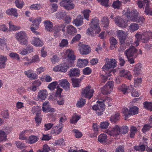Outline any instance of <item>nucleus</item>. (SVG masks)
Masks as SVG:
<instances>
[{
	"label": "nucleus",
	"instance_id": "nucleus-1",
	"mask_svg": "<svg viewBox=\"0 0 152 152\" xmlns=\"http://www.w3.org/2000/svg\"><path fill=\"white\" fill-rule=\"evenodd\" d=\"M91 22L92 24L90 28H88L87 30V34L89 35H92L94 31H95V33L98 34L101 31L99 25V19L95 18L93 19Z\"/></svg>",
	"mask_w": 152,
	"mask_h": 152
},
{
	"label": "nucleus",
	"instance_id": "nucleus-2",
	"mask_svg": "<svg viewBox=\"0 0 152 152\" xmlns=\"http://www.w3.org/2000/svg\"><path fill=\"white\" fill-rule=\"evenodd\" d=\"M15 38L22 45L26 46L28 44L27 35L24 31H20L16 34Z\"/></svg>",
	"mask_w": 152,
	"mask_h": 152
},
{
	"label": "nucleus",
	"instance_id": "nucleus-3",
	"mask_svg": "<svg viewBox=\"0 0 152 152\" xmlns=\"http://www.w3.org/2000/svg\"><path fill=\"white\" fill-rule=\"evenodd\" d=\"M122 111L125 116V119L126 120L127 118L132 115H135L138 113V108L136 106H133L129 108L128 110L126 108H124Z\"/></svg>",
	"mask_w": 152,
	"mask_h": 152
},
{
	"label": "nucleus",
	"instance_id": "nucleus-4",
	"mask_svg": "<svg viewBox=\"0 0 152 152\" xmlns=\"http://www.w3.org/2000/svg\"><path fill=\"white\" fill-rule=\"evenodd\" d=\"M124 54L126 57H131L136 58L138 55V52L137 49L134 46H131L125 51Z\"/></svg>",
	"mask_w": 152,
	"mask_h": 152
},
{
	"label": "nucleus",
	"instance_id": "nucleus-5",
	"mask_svg": "<svg viewBox=\"0 0 152 152\" xmlns=\"http://www.w3.org/2000/svg\"><path fill=\"white\" fill-rule=\"evenodd\" d=\"M97 104L94 105L92 108L94 110L96 111L97 114L98 115H101L103 114L104 110V105L103 102L99 101L97 102Z\"/></svg>",
	"mask_w": 152,
	"mask_h": 152
},
{
	"label": "nucleus",
	"instance_id": "nucleus-6",
	"mask_svg": "<svg viewBox=\"0 0 152 152\" xmlns=\"http://www.w3.org/2000/svg\"><path fill=\"white\" fill-rule=\"evenodd\" d=\"M73 0H62L60 2V5L67 10H71L74 8L75 6L73 3Z\"/></svg>",
	"mask_w": 152,
	"mask_h": 152
},
{
	"label": "nucleus",
	"instance_id": "nucleus-7",
	"mask_svg": "<svg viewBox=\"0 0 152 152\" xmlns=\"http://www.w3.org/2000/svg\"><path fill=\"white\" fill-rule=\"evenodd\" d=\"M113 86V82L109 81L106 84L103 88H101L102 93L104 95L110 94L112 91Z\"/></svg>",
	"mask_w": 152,
	"mask_h": 152
},
{
	"label": "nucleus",
	"instance_id": "nucleus-8",
	"mask_svg": "<svg viewBox=\"0 0 152 152\" xmlns=\"http://www.w3.org/2000/svg\"><path fill=\"white\" fill-rule=\"evenodd\" d=\"M94 91L91 89V87L88 86L85 88L82 89V93L85 98L90 99L93 96Z\"/></svg>",
	"mask_w": 152,
	"mask_h": 152
},
{
	"label": "nucleus",
	"instance_id": "nucleus-9",
	"mask_svg": "<svg viewBox=\"0 0 152 152\" xmlns=\"http://www.w3.org/2000/svg\"><path fill=\"white\" fill-rule=\"evenodd\" d=\"M41 21V19L40 18H37L35 19L33 21V24L30 27L31 30L35 34L37 35L39 34L36 31Z\"/></svg>",
	"mask_w": 152,
	"mask_h": 152
},
{
	"label": "nucleus",
	"instance_id": "nucleus-10",
	"mask_svg": "<svg viewBox=\"0 0 152 152\" xmlns=\"http://www.w3.org/2000/svg\"><path fill=\"white\" fill-rule=\"evenodd\" d=\"M120 127L117 125H115V127L111 129L107 130L105 131V132L110 136H117L120 134L119 131Z\"/></svg>",
	"mask_w": 152,
	"mask_h": 152
},
{
	"label": "nucleus",
	"instance_id": "nucleus-11",
	"mask_svg": "<svg viewBox=\"0 0 152 152\" xmlns=\"http://www.w3.org/2000/svg\"><path fill=\"white\" fill-rule=\"evenodd\" d=\"M115 23L118 26L121 27H125L127 26V22L121 17L117 16L115 18Z\"/></svg>",
	"mask_w": 152,
	"mask_h": 152
},
{
	"label": "nucleus",
	"instance_id": "nucleus-12",
	"mask_svg": "<svg viewBox=\"0 0 152 152\" xmlns=\"http://www.w3.org/2000/svg\"><path fill=\"white\" fill-rule=\"evenodd\" d=\"M125 15L128 19L133 21L134 19H135L137 16V12L136 10H133L130 11V10L128 9L125 13Z\"/></svg>",
	"mask_w": 152,
	"mask_h": 152
},
{
	"label": "nucleus",
	"instance_id": "nucleus-13",
	"mask_svg": "<svg viewBox=\"0 0 152 152\" xmlns=\"http://www.w3.org/2000/svg\"><path fill=\"white\" fill-rule=\"evenodd\" d=\"M117 65L116 61L114 59H111L110 61H108L107 63L104 65L102 68L104 70H108L110 68H114Z\"/></svg>",
	"mask_w": 152,
	"mask_h": 152
},
{
	"label": "nucleus",
	"instance_id": "nucleus-14",
	"mask_svg": "<svg viewBox=\"0 0 152 152\" xmlns=\"http://www.w3.org/2000/svg\"><path fill=\"white\" fill-rule=\"evenodd\" d=\"M69 66L66 64L59 65L55 66L53 68V70L56 72H65L69 69Z\"/></svg>",
	"mask_w": 152,
	"mask_h": 152
},
{
	"label": "nucleus",
	"instance_id": "nucleus-15",
	"mask_svg": "<svg viewBox=\"0 0 152 152\" xmlns=\"http://www.w3.org/2000/svg\"><path fill=\"white\" fill-rule=\"evenodd\" d=\"M135 37L137 39L136 41L135 42L136 46L139 45V42L140 41H141L142 42L145 43L149 39V38L148 37H146L144 34L141 35L140 34H136L135 35Z\"/></svg>",
	"mask_w": 152,
	"mask_h": 152
},
{
	"label": "nucleus",
	"instance_id": "nucleus-16",
	"mask_svg": "<svg viewBox=\"0 0 152 152\" xmlns=\"http://www.w3.org/2000/svg\"><path fill=\"white\" fill-rule=\"evenodd\" d=\"M65 25L64 24H61L55 26L53 27V31L54 36H56V34L60 32L61 30L63 32L65 31Z\"/></svg>",
	"mask_w": 152,
	"mask_h": 152
},
{
	"label": "nucleus",
	"instance_id": "nucleus-17",
	"mask_svg": "<svg viewBox=\"0 0 152 152\" xmlns=\"http://www.w3.org/2000/svg\"><path fill=\"white\" fill-rule=\"evenodd\" d=\"M91 48L88 45H83L80 49V53L82 55H87L91 51Z\"/></svg>",
	"mask_w": 152,
	"mask_h": 152
},
{
	"label": "nucleus",
	"instance_id": "nucleus-18",
	"mask_svg": "<svg viewBox=\"0 0 152 152\" xmlns=\"http://www.w3.org/2000/svg\"><path fill=\"white\" fill-rule=\"evenodd\" d=\"M118 37L120 42L123 43L124 41H126L127 38V35L125 32L122 30H118L117 31Z\"/></svg>",
	"mask_w": 152,
	"mask_h": 152
},
{
	"label": "nucleus",
	"instance_id": "nucleus-19",
	"mask_svg": "<svg viewBox=\"0 0 152 152\" xmlns=\"http://www.w3.org/2000/svg\"><path fill=\"white\" fill-rule=\"evenodd\" d=\"M57 90L56 93V96L57 97H58L60 99L57 101L58 104L60 105H62L64 104V100L63 98H61V94L62 91V89L60 88V87L57 86Z\"/></svg>",
	"mask_w": 152,
	"mask_h": 152
},
{
	"label": "nucleus",
	"instance_id": "nucleus-20",
	"mask_svg": "<svg viewBox=\"0 0 152 152\" xmlns=\"http://www.w3.org/2000/svg\"><path fill=\"white\" fill-rule=\"evenodd\" d=\"M66 52L67 54V58H68V62L70 61L72 64H73L74 61L76 57L74 54L73 51L70 50H68Z\"/></svg>",
	"mask_w": 152,
	"mask_h": 152
},
{
	"label": "nucleus",
	"instance_id": "nucleus-21",
	"mask_svg": "<svg viewBox=\"0 0 152 152\" xmlns=\"http://www.w3.org/2000/svg\"><path fill=\"white\" fill-rule=\"evenodd\" d=\"M63 126L62 124L61 123L58 126H53L52 129L51 133L53 134H59L62 130Z\"/></svg>",
	"mask_w": 152,
	"mask_h": 152
},
{
	"label": "nucleus",
	"instance_id": "nucleus-22",
	"mask_svg": "<svg viewBox=\"0 0 152 152\" xmlns=\"http://www.w3.org/2000/svg\"><path fill=\"white\" fill-rule=\"evenodd\" d=\"M83 17L79 15L73 20V23L77 26H81L83 23Z\"/></svg>",
	"mask_w": 152,
	"mask_h": 152
},
{
	"label": "nucleus",
	"instance_id": "nucleus-23",
	"mask_svg": "<svg viewBox=\"0 0 152 152\" xmlns=\"http://www.w3.org/2000/svg\"><path fill=\"white\" fill-rule=\"evenodd\" d=\"M80 71L77 68H73L70 69L68 72V75L70 77H78L80 75Z\"/></svg>",
	"mask_w": 152,
	"mask_h": 152
},
{
	"label": "nucleus",
	"instance_id": "nucleus-24",
	"mask_svg": "<svg viewBox=\"0 0 152 152\" xmlns=\"http://www.w3.org/2000/svg\"><path fill=\"white\" fill-rule=\"evenodd\" d=\"M45 29L50 32L53 31V24L52 23L48 20H45L44 22Z\"/></svg>",
	"mask_w": 152,
	"mask_h": 152
},
{
	"label": "nucleus",
	"instance_id": "nucleus-25",
	"mask_svg": "<svg viewBox=\"0 0 152 152\" xmlns=\"http://www.w3.org/2000/svg\"><path fill=\"white\" fill-rule=\"evenodd\" d=\"M88 63L86 59H79L77 62V66L79 67H83L86 66Z\"/></svg>",
	"mask_w": 152,
	"mask_h": 152
},
{
	"label": "nucleus",
	"instance_id": "nucleus-26",
	"mask_svg": "<svg viewBox=\"0 0 152 152\" xmlns=\"http://www.w3.org/2000/svg\"><path fill=\"white\" fill-rule=\"evenodd\" d=\"M60 85L65 90H68L69 88V83L66 79L60 81Z\"/></svg>",
	"mask_w": 152,
	"mask_h": 152
},
{
	"label": "nucleus",
	"instance_id": "nucleus-27",
	"mask_svg": "<svg viewBox=\"0 0 152 152\" xmlns=\"http://www.w3.org/2000/svg\"><path fill=\"white\" fill-rule=\"evenodd\" d=\"M31 44L36 46H42L43 44L42 41L39 38L34 37V40L32 41Z\"/></svg>",
	"mask_w": 152,
	"mask_h": 152
},
{
	"label": "nucleus",
	"instance_id": "nucleus-28",
	"mask_svg": "<svg viewBox=\"0 0 152 152\" xmlns=\"http://www.w3.org/2000/svg\"><path fill=\"white\" fill-rule=\"evenodd\" d=\"M48 94V93L46 90H41L38 94V97L41 100H45L47 97Z\"/></svg>",
	"mask_w": 152,
	"mask_h": 152
},
{
	"label": "nucleus",
	"instance_id": "nucleus-29",
	"mask_svg": "<svg viewBox=\"0 0 152 152\" xmlns=\"http://www.w3.org/2000/svg\"><path fill=\"white\" fill-rule=\"evenodd\" d=\"M17 10L16 9L14 8H11L7 10L6 12V13L11 15H13L15 17H17L18 14L17 12Z\"/></svg>",
	"mask_w": 152,
	"mask_h": 152
},
{
	"label": "nucleus",
	"instance_id": "nucleus-30",
	"mask_svg": "<svg viewBox=\"0 0 152 152\" xmlns=\"http://www.w3.org/2000/svg\"><path fill=\"white\" fill-rule=\"evenodd\" d=\"M7 58L6 56H4L3 55L0 56V68H4L5 65V62L7 61Z\"/></svg>",
	"mask_w": 152,
	"mask_h": 152
},
{
	"label": "nucleus",
	"instance_id": "nucleus-31",
	"mask_svg": "<svg viewBox=\"0 0 152 152\" xmlns=\"http://www.w3.org/2000/svg\"><path fill=\"white\" fill-rule=\"evenodd\" d=\"M67 32L70 35H72L77 32L76 28L72 25L67 26Z\"/></svg>",
	"mask_w": 152,
	"mask_h": 152
},
{
	"label": "nucleus",
	"instance_id": "nucleus-32",
	"mask_svg": "<svg viewBox=\"0 0 152 152\" xmlns=\"http://www.w3.org/2000/svg\"><path fill=\"white\" fill-rule=\"evenodd\" d=\"M107 139V135L105 134H101L98 137V140L101 143H106Z\"/></svg>",
	"mask_w": 152,
	"mask_h": 152
},
{
	"label": "nucleus",
	"instance_id": "nucleus-33",
	"mask_svg": "<svg viewBox=\"0 0 152 152\" xmlns=\"http://www.w3.org/2000/svg\"><path fill=\"white\" fill-rule=\"evenodd\" d=\"M119 114L116 113L115 115H112L110 118V120L112 122L115 123L119 120Z\"/></svg>",
	"mask_w": 152,
	"mask_h": 152
},
{
	"label": "nucleus",
	"instance_id": "nucleus-34",
	"mask_svg": "<svg viewBox=\"0 0 152 152\" xmlns=\"http://www.w3.org/2000/svg\"><path fill=\"white\" fill-rule=\"evenodd\" d=\"M7 140V134L2 130H0V141H2Z\"/></svg>",
	"mask_w": 152,
	"mask_h": 152
},
{
	"label": "nucleus",
	"instance_id": "nucleus-35",
	"mask_svg": "<svg viewBox=\"0 0 152 152\" xmlns=\"http://www.w3.org/2000/svg\"><path fill=\"white\" fill-rule=\"evenodd\" d=\"M129 129L127 126H123L121 128L120 127V129H119L120 133L124 134H125L128 132Z\"/></svg>",
	"mask_w": 152,
	"mask_h": 152
},
{
	"label": "nucleus",
	"instance_id": "nucleus-36",
	"mask_svg": "<svg viewBox=\"0 0 152 152\" xmlns=\"http://www.w3.org/2000/svg\"><path fill=\"white\" fill-rule=\"evenodd\" d=\"M38 137L36 136H31L29 137L28 142L30 144H33L37 142L38 140Z\"/></svg>",
	"mask_w": 152,
	"mask_h": 152
},
{
	"label": "nucleus",
	"instance_id": "nucleus-37",
	"mask_svg": "<svg viewBox=\"0 0 152 152\" xmlns=\"http://www.w3.org/2000/svg\"><path fill=\"white\" fill-rule=\"evenodd\" d=\"M86 102V99L82 98L77 102L76 104L77 106L79 108L82 107L85 104Z\"/></svg>",
	"mask_w": 152,
	"mask_h": 152
},
{
	"label": "nucleus",
	"instance_id": "nucleus-38",
	"mask_svg": "<svg viewBox=\"0 0 152 152\" xmlns=\"http://www.w3.org/2000/svg\"><path fill=\"white\" fill-rule=\"evenodd\" d=\"M111 46L110 47L111 49H113L115 47V45L117 44V42L116 39L114 37L111 38L110 39Z\"/></svg>",
	"mask_w": 152,
	"mask_h": 152
},
{
	"label": "nucleus",
	"instance_id": "nucleus-39",
	"mask_svg": "<svg viewBox=\"0 0 152 152\" xmlns=\"http://www.w3.org/2000/svg\"><path fill=\"white\" fill-rule=\"evenodd\" d=\"M71 80L74 87H79V84L81 81V79L72 78Z\"/></svg>",
	"mask_w": 152,
	"mask_h": 152
},
{
	"label": "nucleus",
	"instance_id": "nucleus-40",
	"mask_svg": "<svg viewBox=\"0 0 152 152\" xmlns=\"http://www.w3.org/2000/svg\"><path fill=\"white\" fill-rule=\"evenodd\" d=\"M129 29L132 31H134L138 30L139 27V25L136 23H131L129 27Z\"/></svg>",
	"mask_w": 152,
	"mask_h": 152
},
{
	"label": "nucleus",
	"instance_id": "nucleus-41",
	"mask_svg": "<svg viewBox=\"0 0 152 152\" xmlns=\"http://www.w3.org/2000/svg\"><path fill=\"white\" fill-rule=\"evenodd\" d=\"M144 107L151 111H152V102H145L144 103Z\"/></svg>",
	"mask_w": 152,
	"mask_h": 152
},
{
	"label": "nucleus",
	"instance_id": "nucleus-42",
	"mask_svg": "<svg viewBox=\"0 0 152 152\" xmlns=\"http://www.w3.org/2000/svg\"><path fill=\"white\" fill-rule=\"evenodd\" d=\"M149 3H147L145 7V12L147 15H152V9L150 8Z\"/></svg>",
	"mask_w": 152,
	"mask_h": 152
},
{
	"label": "nucleus",
	"instance_id": "nucleus-43",
	"mask_svg": "<svg viewBox=\"0 0 152 152\" xmlns=\"http://www.w3.org/2000/svg\"><path fill=\"white\" fill-rule=\"evenodd\" d=\"M91 12V11L89 10H85L83 12L84 18L87 20H89V13Z\"/></svg>",
	"mask_w": 152,
	"mask_h": 152
},
{
	"label": "nucleus",
	"instance_id": "nucleus-44",
	"mask_svg": "<svg viewBox=\"0 0 152 152\" xmlns=\"http://www.w3.org/2000/svg\"><path fill=\"white\" fill-rule=\"evenodd\" d=\"M101 22L103 26L105 27H107L109 25V20L106 17H103L101 20Z\"/></svg>",
	"mask_w": 152,
	"mask_h": 152
},
{
	"label": "nucleus",
	"instance_id": "nucleus-45",
	"mask_svg": "<svg viewBox=\"0 0 152 152\" xmlns=\"http://www.w3.org/2000/svg\"><path fill=\"white\" fill-rule=\"evenodd\" d=\"M28 131V130H25L22 131L20 134L19 136V139L21 140H26L27 138L25 136L24 134Z\"/></svg>",
	"mask_w": 152,
	"mask_h": 152
},
{
	"label": "nucleus",
	"instance_id": "nucleus-46",
	"mask_svg": "<svg viewBox=\"0 0 152 152\" xmlns=\"http://www.w3.org/2000/svg\"><path fill=\"white\" fill-rule=\"evenodd\" d=\"M15 3L16 6L19 8H22L24 4L22 0H15Z\"/></svg>",
	"mask_w": 152,
	"mask_h": 152
},
{
	"label": "nucleus",
	"instance_id": "nucleus-47",
	"mask_svg": "<svg viewBox=\"0 0 152 152\" xmlns=\"http://www.w3.org/2000/svg\"><path fill=\"white\" fill-rule=\"evenodd\" d=\"M42 110L44 112H54L55 110L53 108H51L50 106L48 105L46 107H42Z\"/></svg>",
	"mask_w": 152,
	"mask_h": 152
},
{
	"label": "nucleus",
	"instance_id": "nucleus-48",
	"mask_svg": "<svg viewBox=\"0 0 152 152\" xmlns=\"http://www.w3.org/2000/svg\"><path fill=\"white\" fill-rule=\"evenodd\" d=\"M129 87L126 86V85L123 84L121 86L119 87V89L125 94L127 92V91L129 89Z\"/></svg>",
	"mask_w": 152,
	"mask_h": 152
},
{
	"label": "nucleus",
	"instance_id": "nucleus-49",
	"mask_svg": "<svg viewBox=\"0 0 152 152\" xmlns=\"http://www.w3.org/2000/svg\"><path fill=\"white\" fill-rule=\"evenodd\" d=\"M142 68V67L141 66V64H138L135 65V67L134 70L137 73V74H138L140 72Z\"/></svg>",
	"mask_w": 152,
	"mask_h": 152
},
{
	"label": "nucleus",
	"instance_id": "nucleus-50",
	"mask_svg": "<svg viewBox=\"0 0 152 152\" xmlns=\"http://www.w3.org/2000/svg\"><path fill=\"white\" fill-rule=\"evenodd\" d=\"M10 57L14 59H17L19 60L20 57L18 54L14 53H11L10 54Z\"/></svg>",
	"mask_w": 152,
	"mask_h": 152
},
{
	"label": "nucleus",
	"instance_id": "nucleus-51",
	"mask_svg": "<svg viewBox=\"0 0 152 152\" xmlns=\"http://www.w3.org/2000/svg\"><path fill=\"white\" fill-rule=\"evenodd\" d=\"M121 4L119 0H117L113 2L112 4V6L114 9H119Z\"/></svg>",
	"mask_w": 152,
	"mask_h": 152
},
{
	"label": "nucleus",
	"instance_id": "nucleus-52",
	"mask_svg": "<svg viewBox=\"0 0 152 152\" xmlns=\"http://www.w3.org/2000/svg\"><path fill=\"white\" fill-rule=\"evenodd\" d=\"M15 144L17 147L21 149H22L25 148L26 147L25 145L23 143L20 141H17L15 143Z\"/></svg>",
	"mask_w": 152,
	"mask_h": 152
},
{
	"label": "nucleus",
	"instance_id": "nucleus-53",
	"mask_svg": "<svg viewBox=\"0 0 152 152\" xmlns=\"http://www.w3.org/2000/svg\"><path fill=\"white\" fill-rule=\"evenodd\" d=\"M57 85V82L55 81L53 82L48 85V88L51 90H53L56 87Z\"/></svg>",
	"mask_w": 152,
	"mask_h": 152
},
{
	"label": "nucleus",
	"instance_id": "nucleus-54",
	"mask_svg": "<svg viewBox=\"0 0 152 152\" xmlns=\"http://www.w3.org/2000/svg\"><path fill=\"white\" fill-rule=\"evenodd\" d=\"M80 117L79 116H73L72 118L70 119V122L72 124H75L79 120Z\"/></svg>",
	"mask_w": 152,
	"mask_h": 152
},
{
	"label": "nucleus",
	"instance_id": "nucleus-55",
	"mask_svg": "<svg viewBox=\"0 0 152 152\" xmlns=\"http://www.w3.org/2000/svg\"><path fill=\"white\" fill-rule=\"evenodd\" d=\"M145 20L144 18L142 17H138V16L135 18V19H134L133 20V21L136 22L138 23L142 22V23L144 22Z\"/></svg>",
	"mask_w": 152,
	"mask_h": 152
},
{
	"label": "nucleus",
	"instance_id": "nucleus-56",
	"mask_svg": "<svg viewBox=\"0 0 152 152\" xmlns=\"http://www.w3.org/2000/svg\"><path fill=\"white\" fill-rule=\"evenodd\" d=\"M109 123L107 121L102 122L100 125V127L102 129H105L107 128Z\"/></svg>",
	"mask_w": 152,
	"mask_h": 152
},
{
	"label": "nucleus",
	"instance_id": "nucleus-57",
	"mask_svg": "<svg viewBox=\"0 0 152 152\" xmlns=\"http://www.w3.org/2000/svg\"><path fill=\"white\" fill-rule=\"evenodd\" d=\"M32 9L39 10L42 8V6L40 4H33L30 7Z\"/></svg>",
	"mask_w": 152,
	"mask_h": 152
},
{
	"label": "nucleus",
	"instance_id": "nucleus-58",
	"mask_svg": "<svg viewBox=\"0 0 152 152\" xmlns=\"http://www.w3.org/2000/svg\"><path fill=\"white\" fill-rule=\"evenodd\" d=\"M100 3V4L106 7L108 6L109 0H97Z\"/></svg>",
	"mask_w": 152,
	"mask_h": 152
},
{
	"label": "nucleus",
	"instance_id": "nucleus-59",
	"mask_svg": "<svg viewBox=\"0 0 152 152\" xmlns=\"http://www.w3.org/2000/svg\"><path fill=\"white\" fill-rule=\"evenodd\" d=\"M42 120L41 118L39 116L38 113H37L35 117V121L37 123V126H38L41 123Z\"/></svg>",
	"mask_w": 152,
	"mask_h": 152
},
{
	"label": "nucleus",
	"instance_id": "nucleus-60",
	"mask_svg": "<svg viewBox=\"0 0 152 152\" xmlns=\"http://www.w3.org/2000/svg\"><path fill=\"white\" fill-rule=\"evenodd\" d=\"M64 140L63 139H60L58 140H56L54 145H58L64 144Z\"/></svg>",
	"mask_w": 152,
	"mask_h": 152
},
{
	"label": "nucleus",
	"instance_id": "nucleus-61",
	"mask_svg": "<svg viewBox=\"0 0 152 152\" xmlns=\"http://www.w3.org/2000/svg\"><path fill=\"white\" fill-rule=\"evenodd\" d=\"M131 88H132V92H131V93L132 96L134 97H138L139 96V94L138 92L134 88H132V86L131 85Z\"/></svg>",
	"mask_w": 152,
	"mask_h": 152
},
{
	"label": "nucleus",
	"instance_id": "nucleus-62",
	"mask_svg": "<svg viewBox=\"0 0 152 152\" xmlns=\"http://www.w3.org/2000/svg\"><path fill=\"white\" fill-rule=\"evenodd\" d=\"M50 150L49 147L47 144H45L43 146V150L41 151L39 150L37 152H48Z\"/></svg>",
	"mask_w": 152,
	"mask_h": 152
},
{
	"label": "nucleus",
	"instance_id": "nucleus-63",
	"mask_svg": "<svg viewBox=\"0 0 152 152\" xmlns=\"http://www.w3.org/2000/svg\"><path fill=\"white\" fill-rule=\"evenodd\" d=\"M75 133V136L77 138H80L82 136V134L81 132L79 131L78 130L76 129H74L73 130Z\"/></svg>",
	"mask_w": 152,
	"mask_h": 152
},
{
	"label": "nucleus",
	"instance_id": "nucleus-64",
	"mask_svg": "<svg viewBox=\"0 0 152 152\" xmlns=\"http://www.w3.org/2000/svg\"><path fill=\"white\" fill-rule=\"evenodd\" d=\"M91 72V70L89 67H86L83 70V73L85 75H89Z\"/></svg>",
	"mask_w": 152,
	"mask_h": 152
}]
</instances>
